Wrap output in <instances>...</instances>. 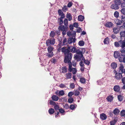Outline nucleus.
Instances as JSON below:
<instances>
[{
	"mask_svg": "<svg viewBox=\"0 0 125 125\" xmlns=\"http://www.w3.org/2000/svg\"><path fill=\"white\" fill-rule=\"evenodd\" d=\"M64 25H61L59 26L58 29L59 31H62V34L64 35L66 34V31L67 30L68 28V21L67 19H64Z\"/></svg>",
	"mask_w": 125,
	"mask_h": 125,
	"instance_id": "nucleus-1",
	"label": "nucleus"
},
{
	"mask_svg": "<svg viewBox=\"0 0 125 125\" xmlns=\"http://www.w3.org/2000/svg\"><path fill=\"white\" fill-rule=\"evenodd\" d=\"M114 44L116 47H120L121 48H125V40L121 39L119 41L115 42Z\"/></svg>",
	"mask_w": 125,
	"mask_h": 125,
	"instance_id": "nucleus-2",
	"label": "nucleus"
},
{
	"mask_svg": "<svg viewBox=\"0 0 125 125\" xmlns=\"http://www.w3.org/2000/svg\"><path fill=\"white\" fill-rule=\"evenodd\" d=\"M72 57V54L70 52L64 55V62L65 63H67L71 62Z\"/></svg>",
	"mask_w": 125,
	"mask_h": 125,
	"instance_id": "nucleus-3",
	"label": "nucleus"
},
{
	"mask_svg": "<svg viewBox=\"0 0 125 125\" xmlns=\"http://www.w3.org/2000/svg\"><path fill=\"white\" fill-rule=\"evenodd\" d=\"M48 53L47 54V55L50 58L52 57L53 55L52 51L53 50L54 48L52 46H49L47 48Z\"/></svg>",
	"mask_w": 125,
	"mask_h": 125,
	"instance_id": "nucleus-4",
	"label": "nucleus"
},
{
	"mask_svg": "<svg viewBox=\"0 0 125 125\" xmlns=\"http://www.w3.org/2000/svg\"><path fill=\"white\" fill-rule=\"evenodd\" d=\"M55 42V40L54 38H51L46 41V46H50L51 45H54Z\"/></svg>",
	"mask_w": 125,
	"mask_h": 125,
	"instance_id": "nucleus-5",
	"label": "nucleus"
},
{
	"mask_svg": "<svg viewBox=\"0 0 125 125\" xmlns=\"http://www.w3.org/2000/svg\"><path fill=\"white\" fill-rule=\"evenodd\" d=\"M70 47H69L67 48L66 47H64L62 48V52L64 53V55L67 54L70 52Z\"/></svg>",
	"mask_w": 125,
	"mask_h": 125,
	"instance_id": "nucleus-6",
	"label": "nucleus"
},
{
	"mask_svg": "<svg viewBox=\"0 0 125 125\" xmlns=\"http://www.w3.org/2000/svg\"><path fill=\"white\" fill-rule=\"evenodd\" d=\"M116 73L115 76V78L117 80L120 79L122 77V73H117L116 72V71H115Z\"/></svg>",
	"mask_w": 125,
	"mask_h": 125,
	"instance_id": "nucleus-7",
	"label": "nucleus"
},
{
	"mask_svg": "<svg viewBox=\"0 0 125 125\" xmlns=\"http://www.w3.org/2000/svg\"><path fill=\"white\" fill-rule=\"evenodd\" d=\"M121 39L125 40V31H122L120 33Z\"/></svg>",
	"mask_w": 125,
	"mask_h": 125,
	"instance_id": "nucleus-8",
	"label": "nucleus"
},
{
	"mask_svg": "<svg viewBox=\"0 0 125 125\" xmlns=\"http://www.w3.org/2000/svg\"><path fill=\"white\" fill-rule=\"evenodd\" d=\"M70 47L69 51L70 52H71L73 53L76 52L77 50V49L75 47H73V46L69 47Z\"/></svg>",
	"mask_w": 125,
	"mask_h": 125,
	"instance_id": "nucleus-9",
	"label": "nucleus"
},
{
	"mask_svg": "<svg viewBox=\"0 0 125 125\" xmlns=\"http://www.w3.org/2000/svg\"><path fill=\"white\" fill-rule=\"evenodd\" d=\"M58 13L59 16H61V17L62 18H64L65 16L64 14L63 13L61 10L59 9L58 11Z\"/></svg>",
	"mask_w": 125,
	"mask_h": 125,
	"instance_id": "nucleus-10",
	"label": "nucleus"
},
{
	"mask_svg": "<svg viewBox=\"0 0 125 125\" xmlns=\"http://www.w3.org/2000/svg\"><path fill=\"white\" fill-rule=\"evenodd\" d=\"M111 8L112 9L116 10L119 8V7L114 3L111 5Z\"/></svg>",
	"mask_w": 125,
	"mask_h": 125,
	"instance_id": "nucleus-11",
	"label": "nucleus"
},
{
	"mask_svg": "<svg viewBox=\"0 0 125 125\" xmlns=\"http://www.w3.org/2000/svg\"><path fill=\"white\" fill-rule=\"evenodd\" d=\"M75 42V38L73 37L69 38L68 40V43L69 44H70L72 42L74 43Z\"/></svg>",
	"mask_w": 125,
	"mask_h": 125,
	"instance_id": "nucleus-12",
	"label": "nucleus"
},
{
	"mask_svg": "<svg viewBox=\"0 0 125 125\" xmlns=\"http://www.w3.org/2000/svg\"><path fill=\"white\" fill-rule=\"evenodd\" d=\"M113 25V24L111 22H107L104 25L105 26L109 28L112 27Z\"/></svg>",
	"mask_w": 125,
	"mask_h": 125,
	"instance_id": "nucleus-13",
	"label": "nucleus"
},
{
	"mask_svg": "<svg viewBox=\"0 0 125 125\" xmlns=\"http://www.w3.org/2000/svg\"><path fill=\"white\" fill-rule=\"evenodd\" d=\"M63 18H62L61 17L60 18H58L57 23L60 26L62 25L63 24V21L62 19H63Z\"/></svg>",
	"mask_w": 125,
	"mask_h": 125,
	"instance_id": "nucleus-14",
	"label": "nucleus"
},
{
	"mask_svg": "<svg viewBox=\"0 0 125 125\" xmlns=\"http://www.w3.org/2000/svg\"><path fill=\"white\" fill-rule=\"evenodd\" d=\"M100 118L102 120H105L107 118V116L104 113H102L100 114Z\"/></svg>",
	"mask_w": 125,
	"mask_h": 125,
	"instance_id": "nucleus-15",
	"label": "nucleus"
},
{
	"mask_svg": "<svg viewBox=\"0 0 125 125\" xmlns=\"http://www.w3.org/2000/svg\"><path fill=\"white\" fill-rule=\"evenodd\" d=\"M120 55V53L118 51H115L114 53V56L115 58H117Z\"/></svg>",
	"mask_w": 125,
	"mask_h": 125,
	"instance_id": "nucleus-16",
	"label": "nucleus"
},
{
	"mask_svg": "<svg viewBox=\"0 0 125 125\" xmlns=\"http://www.w3.org/2000/svg\"><path fill=\"white\" fill-rule=\"evenodd\" d=\"M114 90L115 92H118L120 90V87L118 85H115L114 87Z\"/></svg>",
	"mask_w": 125,
	"mask_h": 125,
	"instance_id": "nucleus-17",
	"label": "nucleus"
},
{
	"mask_svg": "<svg viewBox=\"0 0 125 125\" xmlns=\"http://www.w3.org/2000/svg\"><path fill=\"white\" fill-rule=\"evenodd\" d=\"M68 63L69 65L68 71L69 72H72V63L71 62L69 63Z\"/></svg>",
	"mask_w": 125,
	"mask_h": 125,
	"instance_id": "nucleus-18",
	"label": "nucleus"
},
{
	"mask_svg": "<svg viewBox=\"0 0 125 125\" xmlns=\"http://www.w3.org/2000/svg\"><path fill=\"white\" fill-rule=\"evenodd\" d=\"M120 52L121 53L122 56H125V48H121L120 50Z\"/></svg>",
	"mask_w": 125,
	"mask_h": 125,
	"instance_id": "nucleus-19",
	"label": "nucleus"
},
{
	"mask_svg": "<svg viewBox=\"0 0 125 125\" xmlns=\"http://www.w3.org/2000/svg\"><path fill=\"white\" fill-rule=\"evenodd\" d=\"M114 3L119 6L122 3L120 0H114Z\"/></svg>",
	"mask_w": 125,
	"mask_h": 125,
	"instance_id": "nucleus-20",
	"label": "nucleus"
},
{
	"mask_svg": "<svg viewBox=\"0 0 125 125\" xmlns=\"http://www.w3.org/2000/svg\"><path fill=\"white\" fill-rule=\"evenodd\" d=\"M52 99L54 101H57L59 99V97L55 95H53L52 97Z\"/></svg>",
	"mask_w": 125,
	"mask_h": 125,
	"instance_id": "nucleus-21",
	"label": "nucleus"
},
{
	"mask_svg": "<svg viewBox=\"0 0 125 125\" xmlns=\"http://www.w3.org/2000/svg\"><path fill=\"white\" fill-rule=\"evenodd\" d=\"M115 23L117 25H121L122 22V21L120 20L117 19L115 20Z\"/></svg>",
	"mask_w": 125,
	"mask_h": 125,
	"instance_id": "nucleus-22",
	"label": "nucleus"
},
{
	"mask_svg": "<svg viewBox=\"0 0 125 125\" xmlns=\"http://www.w3.org/2000/svg\"><path fill=\"white\" fill-rule=\"evenodd\" d=\"M72 74L70 73H68L65 74L66 79H70L72 78Z\"/></svg>",
	"mask_w": 125,
	"mask_h": 125,
	"instance_id": "nucleus-23",
	"label": "nucleus"
},
{
	"mask_svg": "<svg viewBox=\"0 0 125 125\" xmlns=\"http://www.w3.org/2000/svg\"><path fill=\"white\" fill-rule=\"evenodd\" d=\"M124 67L122 63L120 64V66L119 67V70L121 71L122 73H123V71H124Z\"/></svg>",
	"mask_w": 125,
	"mask_h": 125,
	"instance_id": "nucleus-24",
	"label": "nucleus"
},
{
	"mask_svg": "<svg viewBox=\"0 0 125 125\" xmlns=\"http://www.w3.org/2000/svg\"><path fill=\"white\" fill-rule=\"evenodd\" d=\"M120 30L119 28L117 27L114 28L113 29V32L116 34L118 33Z\"/></svg>",
	"mask_w": 125,
	"mask_h": 125,
	"instance_id": "nucleus-25",
	"label": "nucleus"
},
{
	"mask_svg": "<svg viewBox=\"0 0 125 125\" xmlns=\"http://www.w3.org/2000/svg\"><path fill=\"white\" fill-rule=\"evenodd\" d=\"M120 111L117 109L116 108L114 110L113 113L115 115H117L119 114Z\"/></svg>",
	"mask_w": 125,
	"mask_h": 125,
	"instance_id": "nucleus-26",
	"label": "nucleus"
},
{
	"mask_svg": "<svg viewBox=\"0 0 125 125\" xmlns=\"http://www.w3.org/2000/svg\"><path fill=\"white\" fill-rule=\"evenodd\" d=\"M113 98V97L112 96L110 95L107 97L106 99L108 101L111 102L112 101Z\"/></svg>",
	"mask_w": 125,
	"mask_h": 125,
	"instance_id": "nucleus-27",
	"label": "nucleus"
},
{
	"mask_svg": "<svg viewBox=\"0 0 125 125\" xmlns=\"http://www.w3.org/2000/svg\"><path fill=\"white\" fill-rule=\"evenodd\" d=\"M109 39L107 37L105 38L104 41V44H108L109 43Z\"/></svg>",
	"mask_w": 125,
	"mask_h": 125,
	"instance_id": "nucleus-28",
	"label": "nucleus"
},
{
	"mask_svg": "<svg viewBox=\"0 0 125 125\" xmlns=\"http://www.w3.org/2000/svg\"><path fill=\"white\" fill-rule=\"evenodd\" d=\"M111 66L113 69H115L117 67V64L116 63L113 62L111 63Z\"/></svg>",
	"mask_w": 125,
	"mask_h": 125,
	"instance_id": "nucleus-29",
	"label": "nucleus"
},
{
	"mask_svg": "<svg viewBox=\"0 0 125 125\" xmlns=\"http://www.w3.org/2000/svg\"><path fill=\"white\" fill-rule=\"evenodd\" d=\"M84 18V17L82 15H79L78 16V19L79 21H83Z\"/></svg>",
	"mask_w": 125,
	"mask_h": 125,
	"instance_id": "nucleus-30",
	"label": "nucleus"
},
{
	"mask_svg": "<svg viewBox=\"0 0 125 125\" xmlns=\"http://www.w3.org/2000/svg\"><path fill=\"white\" fill-rule=\"evenodd\" d=\"M66 17L68 19L69 21H70L72 20V16L71 14L70 13L69 14L68 13H67L66 16Z\"/></svg>",
	"mask_w": 125,
	"mask_h": 125,
	"instance_id": "nucleus-31",
	"label": "nucleus"
},
{
	"mask_svg": "<svg viewBox=\"0 0 125 125\" xmlns=\"http://www.w3.org/2000/svg\"><path fill=\"white\" fill-rule=\"evenodd\" d=\"M76 52L77 54L80 55L81 57H82L83 56V55L82 54V52L81 51L77 50Z\"/></svg>",
	"mask_w": 125,
	"mask_h": 125,
	"instance_id": "nucleus-32",
	"label": "nucleus"
},
{
	"mask_svg": "<svg viewBox=\"0 0 125 125\" xmlns=\"http://www.w3.org/2000/svg\"><path fill=\"white\" fill-rule=\"evenodd\" d=\"M49 113L51 115L53 114L54 112V111L53 109L52 108H50L49 110Z\"/></svg>",
	"mask_w": 125,
	"mask_h": 125,
	"instance_id": "nucleus-33",
	"label": "nucleus"
},
{
	"mask_svg": "<svg viewBox=\"0 0 125 125\" xmlns=\"http://www.w3.org/2000/svg\"><path fill=\"white\" fill-rule=\"evenodd\" d=\"M55 34V33L54 31H51L50 33V35L51 38H54Z\"/></svg>",
	"mask_w": 125,
	"mask_h": 125,
	"instance_id": "nucleus-34",
	"label": "nucleus"
},
{
	"mask_svg": "<svg viewBox=\"0 0 125 125\" xmlns=\"http://www.w3.org/2000/svg\"><path fill=\"white\" fill-rule=\"evenodd\" d=\"M117 120L115 119H114L113 120L110 122V124L111 125H115V124L117 122Z\"/></svg>",
	"mask_w": 125,
	"mask_h": 125,
	"instance_id": "nucleus-35",
	"label": "nucleus"
},
{
	"mask_svg": "<svg viewBox=\"0 0 125 125\" xmlns=\"http://www.w3.org/2000/svg\"><path fill=\"white\" fill-rule=\"evenodd\" d=\"M78 44L79 45L81 46H83L84 45V42L83 41H80L79 42Z\"/></svg>",
	"mask_w": 125,
	"mask_h": 125,
	"instance_id": "nucleus-36",
	"label": "nucleus"
},
{
	"mask_svg": "<svg viewBox=\"0 0 125 125\" xmlns=\"http://www.w3.org/2000/svg\"><path fill=\"white\" fill-rule=\"evenodd\" d=\"M64 94V93L63 90H61L59 92L58 96H62Z\"/></svg>",
	"mask_w": 125,
	"mask_h": 125,
	"instance_id": "nucleus-37",
	"label": "nucleus"
},
{
	"mask_svg": "<svg viewBox=\"0 0 125 125\" xmlns=\"http://www.w3.org/2000/svg\"><path fill=\"white\" fill-rule=\"evenodd\" d=\"M62 73H65L67 72V70L66 67H63L62 68Z\"/></svg>",
	"mask_w": 125,
	"mask_h": 125,
	"instance_id": "nucleus-38",
	"label": "nucleus"
},
{
	"mask_svg": "<svg viewBox=\"0 0 125 125\" xmlns=\"http://www.w3.org/2000/svg\"><path fill=\"white\" fill-rule=\"evenodd\" d=\"M80 82L82 83H85V79L83 78H81L80 79Z\"/></svg>",
	"mask_w": 125,
	"mask_h": 125,
	"instance_id": "nucleus-39",
	"label": "nucleus"
},
{
	"mask_svg": "<svg viewBox=\"0 0 125 125\" xmlns=\"http://www.w3.org/2000/svg\"><path fill=\"white\" fill-rule=\"evenodd\" d=\"M114 16L116 18H118L119 16V13L117 11H116L114 13Z\"/></svg>",
	"mask_w": 125,
	"mask_h": 125,
	"instance_id": "nucleus-40",
	"label": "nucleus"
},
{
	"mask_svg": "<svg viewBox=\"0 0 125 125\" xmlns=\"http://www.w3.org/2000/svg\"><path fill=\"white\" fill-rule=\"evenodd\" d=\"M118 100L120 101H121L123 100V97L121 95H120L118 96Z\"/></svg>",
	"mask_w": 125,
	"mask_h": 125,
	"instance_id": "nucleus-41",
	"label": "nucleus"
},
{
	"mask_svg": "<svg viewBox=\"0 0 125 125\" xmlns=\"http://www.w3.org/2000/svg\"><path fill=\"white\" fill-rule=\"evenodd\" d=\"M120 115L122 116H124L125 115V110H123L120 112Z\"/></svg>",
	"mask_w": 125,
	"mask_h": 125,
	"instance_id": "nucleus-42",
	"label": "nucleus"
},
{
	"mask_svg": "<svg viewBox=\"0 0 125 125\" xmlns=\"http://www.w3.org/2000/svg\"><path fill=\"white\" fill-rule=\"evenodd\" d=\"M62 10L63 12H66L68 10L67 6L65 5L62 8Z\"/></svg>",
	"mask_w": 125,
	"mask_h": 125,
	"instance_id": "nucleus-43",
	"label": "nucleus"
},
{
	"mask_svg": "<svg viewBox=\"0 0 125 125\" xmlns=\"http://www.w3.org/2000/svg\"><path fill=\"white\" fill-rule=\"evenodd\" d=\"M75 108V105L73 104H71L69 107V108L72 110H73Z\"/></svg>",
	"mask_w": 125,
	"mask_h": 125,
	"instance_id": "nucleus-44",
	"label": "nucleus"
},
{
	"mask_svg": "<svg viewBox=\"0 0 125 125\" xmlns=\"http://www.w3.org/2000/svg\"><path fill=\"white\" fill-rule=\"evenodd\" d=\"M72 72L73 74H76L77 72V70L76 68H73Z\"/></svg>",
	"mask_w": 125,
	"mask_h": 125,
	"instance_id": "nucleus-45",
	"label": "nucleus"
},
{
	"mask_svg": "<svg viewBox=\"0 0 125 125\" xmlns=\"http://www.w3.org/2000/svg\"><path fill=\"white\" fill-rule=\"evenodd\" d=\"M73 99L72 98H70L68 99V102L70 103H71L73 102Z\"/></svg>",
	"mask_w": 125,
	"mask_h": 125,
	"instance_id": "nucleus-46",
	"label": "nucleus"
},
{
	"mask_svg": "<svg viewBox=\"0 0 125 125\" xmlns=\"http://www.w3.org/2000/svg\"><path fill=\"white\" fill-rule=\"evenodd\" d=\"M82 60L84 61V62L85 64L89 65L90 62L89 61L85 60L84 59H83Z\"/></svg>",
	"mask_w": 125,
	"mask_h": 125,
	"instance_id": "nucleus-47",
	"label": "nucleus"
},
{
	"mask_svg": "<svg viewBox=\"0 0 125 125\" xmlns=\"http://www.w3.org/2000/svg\"><path fill=\"white\" fill-rule=\"evenodd\" d=\"M54 106V108L55 109V110H56V111L59 110V107L58 105H57L56 104Z\"/></svg>",
	"mask_w": 125,
	"mask_h": 125,
	"instance_id": "nucleus-48",
	"label": "nucleus"
},
{
	"mask_svg": "<svg viewBox=\"0 0 125 125\" xmlns=\"http://www.w3.org/2000/svg\"><path fill=\"white\" fill-rule=\"evenodd\" d=\"M74 95L77 96L80 93L79 91L76 90L74 92Z\"/></svg>",
	"mask_w": 125,
	"mask_h": 125,
	"instance_id": "nucleus-49",
	"label": "nucleus"
},
{
	"mask_svg": "<svg viewBox=\"0 0 125 125\" xmlns=\"http://www.w3.org/2000/svg\"><path fill=\"white\" fill-rule=\"evenodd\" d=\"M57 48V52H60L61 51L62 52V48H61V47H58Z\"/></svg>",
	"mask_w": 125,
	"mask_h": 125,
	"instance_id": "nucleus-50",
	"label": "nucleus"
},
{
	"mask_svg": "<svg viewBox=\"0 0 125 125\" xmlns=\"http://www.w3.org/2000/svg\"><path fill=\"white\" fill-rule=\"evenodd\" d=\"M74 94V93L73 92H70L68 94V96L69 97H71Z\"/></svg>",
	"mask_w": 125,
	"mask_h": 125,
	"instance_id": "nucleus-51",
	"label": "nucleus"
},
{
	"mask_svg": "<svg viewBox=\"0 0 125 125\" xmlns=\"http://www.w3.org/2000/svg\"><path fill=\"white\" fill-rule=\"evenodd\" d=\"M75 87V85L73 83H71L70 84V87L71 88L74 89Z\"/></svg>",
	"mask_w": 125,
	"mask_h": 125,
	"instance_id": "nucleus-52",
	"label": "nucleus"
},
{
	"mask_svg": "<svg viewBox=\"0 0 125 125\" xmlns=\"http://www.w3.org/2000/svg\"><path fill=\"white\" fill-rule=\"evenodd\" d=\"M50 103L51 105L54 106L56 104L55 102L52 100L50 101Z\"/></svg>",
	"mask_w": 125,
	"mask_h": 125,
	"instance_id": "nucleus-53",
	"label": "nucleus"
},
{
	"mask_svg": "<svg viewBox=\"0 0 125 125\" xmlns=\"http://www.w3.org/2000/svg\"><path fill=\"white\" fill-rule=\"evenodd\" d=\"M73 5V3L72 2H69L68 4L67 7L68 8H70Z\"/></svg>",
	"mask_w": 125,
	"mask_h": 125,
	"instance_id": "nucleus-54",
	"label": "nucleus"
},
{
	"mask_svg": "<svg viewBox=\"0 0 125 125\" xmlns=\"http://www.w3.org/2000/svg\"><path fill=\"white\" fill-rule=\"evenodd\" d=\"M82 29L80 27H78L76 30V32L78 33H80Z\"/></svg>",
	"mask_w": 125,
	"mask_h": 125,
	"instance_id": "nucleus-55",
	"label": "nucleus"
},
{
	"mask_svg": "<svg viewBox=\"0 0 125 125\" xmlns=\"http://www.w3.org/2000/svg\"><path fill=\"white\" fill-rule=\"evenodd\" d=\"M81 67H83L84 66V64L82 61H81L79 63Z\"/></svg>",
	"mask_w": 125,
	"mask_h": 125,
	"instance_id": "nucleus-56",
	"label": "nucleus"
},
{
	"mask_svg": "<svg viewBox=\"0 0 125 125\" xmlns=\"http://www.w3.org/2000/svg\"><path fill=\"white\" fill-rule=\"evenodd\" d=\"M121 7L122 8L125 9V2L121 3Z\"/></svg>",
	"mask_w": 125,
	"mask_h": 125,
	"instance_id": "nucleus-57",
	"label": "nucleus"
},
{
	"mask_svg": "<svg viewBox=\"0 0 125 125\" xmlns=\"http://www.w3.org/2000/svg\"><path fill=\"white\" fill-rule=\"evenodd\" d=\"M121 12L123 14H125V9L122 8L121 10Z\"/></svg>",
	"mask_w": 125,
	"mask_h": 125,
	"instance_id": "nucleus-58",
	"label": "nucleus"
},
{
	"mask_svg": "<svg viewBox=\"0 0 125 125\" xmlns=\"http://www.w3.org/2000/svg\"><path fill=\"white\" fill-rule=\"evenodd\" d=\"M59 110L61 113H63L65 112V111L62 108L59 109Z\"/></svg>",
	"mask_w": 125,
	"mask_h": 125,
	"instance_id": "nucleus-59",
	"label": "nucleus"
},
{
	"mask_svg": "<svg viewBox=\"0 0 125 125\" xmlns=\"http://www.w3.org/2000/svg\"><path fill=\"white\" fill-rule=\"evenodd\" d=\"M67 40L66 38H65L63 41V43L62 46H64L65 44V43L67 42Z\"/></svg>",
	"mask_w": 125,
	"mask_h": 125,
	"instance_id": "nucleus-60",
	"label": "nucleus"
},
{
	"mask_svg": "<svg viewBox=\"0 0 125 125\" xmlns=\"http://www.w3.org/2000/svg\"><path fill=\"white\" fill-rule=\"evenodd\" d=\"M66 86L65 85L62 84V83L59 86V87L61 88H63L66 87Z\"/></svg>",
	"mask_w": 125,
	"mask_h": 125,
	"instance_id": "nucleus-61",
	"label": "nucleus"
},
{
	"mask_svg": "<svg viewBox=\"0 0 125 125\" xmlns=\"http://www.w3.org/2000/svg\"><path fill=\"white\" fill-rule=\"evenodd\" d=\"M62 41L61 40L60 41V42L57 45V47H61L62 46Z\"/></svg>",
	"mask_w": 125,
	"mask_h": 125,
	"instance_id": "nucleus-62",
	"label": "nucleus"
},
{
	"mask_svg": "<svg viewBox=\"0 0 125 125\" xmlns=\"http://www.w3.org/2000/svg\"><path fill=\"white\" fill-rule=\"evenodd\" d=\"M118 59L119 61L120 62H122V60H123V58L121 57L120 56L118 57Z\"/></svg>",
	"mask_w": 125,
	"mask_h": 125,
	"instance_id": "nucleus-63",
	"label": "nucleus"
},
{
	"mask_svg": "<svg viewBox=\"0 0 125 125\" xmlns=\"http://www.w3.org/2000/svg\"><path fill=\"white\" fill-rule=\"evenodd\" d=\"M122 82L123 84L125 83V77L123 78L122 79Z\"/></svg>",
	"mask_w": 125,
	"mask_h": 125,
	"instance_id": "nucleus-64",
	"label": "nucleus"
}]
</instances>
